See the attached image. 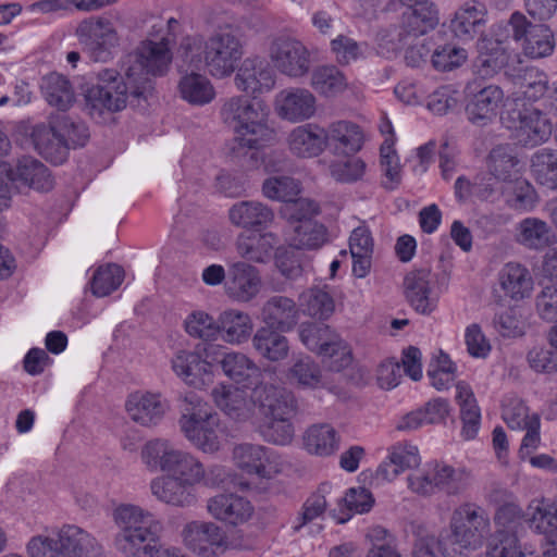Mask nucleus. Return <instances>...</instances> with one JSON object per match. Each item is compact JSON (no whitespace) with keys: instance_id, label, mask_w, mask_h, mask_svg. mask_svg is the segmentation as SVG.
Returning a JSON list of instances; mask_svg holds the SVG:
<instances>
[{"instance_id":"b1692460","label":"nucleus","mask_w":557,"mask_h":557,"mask_svg":"<svg viewBox=\"0 0 557 557\" xmlns=\"http://www.w3.org/2000/svg\"><path fill=\"white\" fill-rule=\"evenodd\" d=\"M172 369L186 384L203 388L213 380L212 370L195 351L180 350L172 359Z\"/></svg>"},{"instance_id":"0eeeda50","label":"nucleus","mask_w":557,"mask_h":557,"mask_svg":"<svg viewBox=\"0 0 557 557\" xmlns=\"http://www.w3.org/2000/svg\"><path fill=\"white\" fill-rule=\"evenodd\" d=\"M490 524L485 509L474 503H463L451 512L449 542L460 552L476 550L483 545Z\"/></svg>"},{"instance_id":"8fccbe9b","label":"nucleus","mask_w":557,"mask_h":557,"mask_svg":"<svg viewBox=\"0 0 557 557\" xmlns=\"http://www.w3.org/2000/svg\"><path fill=\"white\" fill-rule=\"evenodd\" d=\"M437 491L447 495L463 493L471 480V474L465 468H454L445 462H434L433 473Z\"/></svg>"},{"instance_id":"20e7f679","label":"nucleus","mask_w":557,"mask_h":557,"mask_svg":"<svg viewBox=\"0 0 557 557\" xmlns=\"http://www.w3.org/2000/svg\"><path fill=\"white\" fill-rule=\"evenodd\" d=\"M183 403L178 425L185 438L203 454L218 453L226 438L220 416L194 393L187 394Z\"/></svg>"},{"instance_id":"69168bd1","label":"nucleus","mask_w":557,"mask_h":557,"mask_svg":"<svg viewBox=\"0 0 557 557\" xmlns=\"http://www.w3.org/2000/svg\"><path fill=\"white\" fill-rule=\"evenodd\" d=\"M206 45L201 36H186L182 39L178 52L184 62L190 67L199 69L202 63L206 64Z\"/></svg>"},{"instance_id":"5fc2aeb1","label":"nucleus","mask_w":557,"mask_h":557,"mask_svg":"<svg viewBox=\"0 0 557 557\" xmlns=\"http://www.w3.org/2000/svg\"><path fill=\"white\" fill-rule=\"evenodd\" d=\"M519 160L509 145H498L494 147L487 157V169L500 178L503 182H511L518 171Z\"/></svg>"},{"instance_id":"c9c22d12","label":"nucleus","mask_w":557,"mask_h":557,"mask_svg":"<svg viewBox=\"0 0 557 557\" xmlns=\"http://www.w3.org/2000/svg\"><path fill=\"white\" fill-rule=\"evenodd\" d=\"M516 239L529 249L542 250L556 243V235L545 221L525 218L517 226Z\"/></svg>"},{"instance_id":"a878e982","label":"nucleus","mask_w":557,"mask_h":557,"mask_svg":"<svg viewBox=\"0 0 557 557\" xmlns=\"http://www.w3.org/2000/svg\"><path fill=\"white\" fill-rule=\"evenodd\" d=\"M228 219L237 227L260 230L272 223L274 213L271 208L260 201L244 200L230 208Z\"/></svg>"},{"instance_id":"473e14b6","label":"nucleus","mask_w":557,"mask_h":557,"mask_svg":"<svg viewBox=\"0 0 557 557\" xmlns=\"http://www.w3.org/2000/svg\"><path fill=\"white\" fill-rule=\"evenodd\" d=\"M33 141L37 151L54 164L63 163L69 154V148L54 131V123L50 119L49 126L37 125L33 129Z\"/></svg>"},{"instance_id":"e433bc0d","label":"nucleus","mask_w":557,"mask_h":557,"mask_svg":"<svg viewBox=\"0 0 557 557\" xmlns=\"http://www.w3.org/2000/svg\"><path fill=\"white\" fill-rule=\"evenodd\" d=\"M252 347L260 357L268 361L284 360L289 352V343L281 331L271 327H260L252 337Z\"/></svg>"},{"instance_id":"f257e3e1","label":"nucleus","mask_w":557,"mask_h":557,"mask_svg":"<svg viewBox=\"0 0 557 557\" xmlns=\"http://www.w3.org/2000/svg\"><path fill=\"white\" fill-rule=\"evenodd\" d=\"M172 61V53L165 38L160 41L145 40L137 49L127 54L122 62L123 81L117 82L120 73L106 69L99 73V84L88 88L85 95V108L92 119H99L107 112L125 108L127 94L146 98L152 85L149 75H164Z\"/></svg>"},{"instance_id":"cd10ccee","label":"nucleus","mask_w":557,"mask_h":557,"mask_svg":"<svg viewBox=\"0 0 557 557\" xmlns=\"http://www.w3.org/2000/svg\"><path fill=\"white\" fill-rule=\"evenodd\" d=\"M11 181L20 182L38 191H49L54 181L49 169L32 157L18 159L14 169L7 170Z\"/></svg>"},{"instance_id":"dca6fc26","label":"nucleus","mask_w":557,"mask_h":557,"mask_svg":"<svg viewBox=\"0 0 557 557\" xmlns=\"http://www.w3.org/2000/svg\"><path fill=\"white\" fill-rule=\"evenodd\" d=\"M234 85L239 91L256 98L274 88L275 73L264 60L247 58L235 74Z\"/></svg>"},{"instance_id":"864d4df0","label":"nucleus","mask_w":557,"mask_h":557,"mask_svg":"<svg viewBox=\"0 0 557 557\" xmlns=\"http://www.w3.org/2000/svg\"><path fill=\"white\" fill-rule=\"evenodd\" d=\"M326 242V230L314 220H307L293 226L289 245L295 249H319Z\"/></svg>"},{"instance_id":"7ed1b4c3","label":"nucleus","mask_w":557,"mask_h":557,"mask_svg":"<svg viewBox=\"0 0 557 557\" xmlns=\"http://www.w3.org/2000/svg\"><path fill=\"white\" fill-rule=\"evenodd\" d=\"M219 114L233 129V140L239 148L260 149L275 140V129L269 123V107L261 100L234 95L221 101Z\"/></svg>"},{"instance_id":"680f3d73","label":"nucleus","mask_w":557,"mask_h":557,"mask_svg":"<svg viewBox=\"0 0 557 557\" xmlns=\"http://www.w3.org/2000/svg\"><path fill=\"white\" fill-rule=\"evenodd\" d=\"M51 120L54 123V131L65 141L69 150L86 144L89 134L84 123L75 122L64 114L51 116Z\"/></svg>"},{"instance_id":"1a4fd4ad","label":"nucleus","mask_w":557,"mask_h":557,"mask_svg":"<svg viewBox=\"0 0 557 557\" xmlns=\"http://www.w3.org/2000/svg\"><path fill=\"white\" fill-rule=\"evenodd\" d=\"M302 344L322 357H329L330 369L339 372L351 362V354L347 345L329 325L323 323H302L299 327Z\"/></svg>"},{"instance_id":"c85d7f7f","label":"nucleus","mask_w":557,"mask_h":557,"mask_svg":"<svg viewBox=\"0 0 557 557\" xmlns=\"http://www.w3.org/2000/svg\"><path fill=\"white\" fill-rule=\"evenodd\" d=\"M486 10L484 4L473 1L466 3L450 21L449 28L462 41L473 39L483 32Z\"/></svg>"},{"instance_id":"f704fd0d","label":"nucleus","mask_w":557,"mask_h":557,"mask_svg":"<svg viewBox=\"0 0 557 557\" xmlns=\"http://www.w3.org/2000/svg\"><path fill=\"white\" fill-rule=\"evenodd\" d=\"M310 86L319 96L333 99L349 88V82L336 65H320L311 73Z\"/></svg>"},{"instance_id":"7c9ffc66","label":"nucleus","mask_w":557,"mask_h":557,"mask_svg":"<svg viewBox=\"0 0 557 557\" xmlns=\"http://www.w3.org/2000/svg\"><path fill=\"white\" fill-rule=\"evenodd\" d=\"M506 40L499 34L483 38L480 45V54L475 61L476 73L481 77L497 73L508 61Z\"/></svg>"},{"instance_id":"f03ea898","label":"nucleus","mask_w":557,"mask_h":557,"mask_svg":"<svg viewBox=\"0 0 557 557\" xmlns=\"http://www.w3.org/2000/svg\"><path fill=\"white\" fill-rule=\"evenodd\" d=\"M140 459L149 471L168 473L193 488L201 484H215L216 482L210 480L208 475H214L219 482L225 476L222 467L213 466L207 471L198 457L177 448L166 438H152L146 442L140 450Z\"/></svg>"},{"instance_id":"393cba45","label":"nucleus","mask_w":557,"mask_h":557,"mask_svg":"<svg viewBox=\"0 0 557 557\" xmlns=\"http://www.w3.org/2000/svg\"><path fill=\"white\" fill-rule=\"evenodd\" d=\"M287 145L290 152L297 157H317L326 147L325 128L313 123L299 125L288 134Z\"/></svg>"},{"instance_id":"6ab92c4d","label":"nucleus","mask_w":557,"mask_h":557,"mask_svg":"<svg viewBox=\"0 0 557 557\" xmlns=\"http://www.w3.org/2000/svg\"><path fill=\"white\" fill-rule=\"evenodd\" d=\"M208 512L216 520L231 525L248 522L255 508L245 497L234 493H221L207 500Z\"/></svg>"},{"instance_id":"a18cd8bd","label":"nucleus","mask_w":557,"mask_h":557,"mask_svg":"<svg viewBox=\"0 0 557 557\" xmlns=\"http://www.w3.org/2000/svg\"><path fill=\"white\" fill-rule=\"evenodd\" d=\"M548 76L537 67H525L515 77L517 100L535 102L547 92Z\"/></svg>"},{"instance_id":"a211bd4d","label":"nucleus","mask_w":557,"mask_h":557,"mask_svg":"<svg viewBox=\"0 0 557 557\" xmlns=\"http://www.w3.org/2000/svg\"><path fill=\"white\" fill-rule=\"evenodd\" d=\"M252 397L253 406L259 409L262 418L295 416L297 412L295 396L283 386L260 384L253 389Z\"/></svg>"},{"instance_id":"bf43d9fd","label":"nucleus","mask_w":557,"mask_h":557,"mask_svg":"<svg viewBox=\"0 0 557 557\" xmlns=\"http://www.w3.org/2000/svg\"><path fill=\"white\" fill-rule=\"evenodd\" d=\"M184 327L194 338L212 342L219 338L218 320L202 310L190 312L184 321Z\"/></svg>"},{"instance_id":"4be33fe9","label":"nucleus","mask_w":557,"mask_h":557,"mask_svg":"<svg viewBox=\"0 0 557 557\" xmlns=\"http://www.w3.org/2000/svg\"><path fill=\"white\" fill-rule=\"evenodd\" d=\"M211 397L215 406L234 420L246 421L252 416L253 397H248L242 388L221 383L212 388Z\"/></svg>"},{"instance_id":"423d86ee","label":"nucleus","mask_w":557,"mask_h":557,"mask_svg":"<svg viewBox=\"0 0 557 557\" xmlns=\"http://www.w3.org/2000/svg\"><path fill=\"white\" fill-rule=\"evenodd\" d=\"M26 549L29 557H104L98 541L74 524H65L51 534L33 536Z\"/></svg>"},{"instance_id":"ddd939ff","label":"nucleus","mask_w":557,"mask_h":557,"mask_svg":"<svg viewBox=\"0 0 557 557\" xmlns=\"http://www.w3.org/2000/svg\"><path fill=\"white\" fill-rule=\"evenodd\" d=\"M183 543L194 553L203 557H214L227 544L225 531L214 522L194 520L182 530Z\"/></svg>"},{"instance_id":"c756f323","label":"nucleus","mask_w":557,"mask_h":557,"mask_svg":"<svg viewBox=\"0 0 557 557\" xmlns=\"http://www.w3.org/2000/svg\"><path fill=\"white\" fill-rule=\"evenodd\" d=\"M219 337L230 345H240L252 333V321L248 313L228 309L218 318Z\"/></svg>"},{"instance_id":"37998d69","label":"nucleus","mask_w":557,"mask_h":557,"mask_svg":"<svg viewBox=\"0 0 557 557\" xmlns=\"http://www.w3.org/2000/svg\"><path fill=\"white\" fill-rule=\"evenodd\" d=\"M178 91L182 99L194 106L208 104L215 98V89L210 79L194 71L181 76Z\"/></svg>"},{"instance_id":"79ce46f5","label":"nucleus","mask_w":557,"mask_h":557,"mask_svg":"<svg viewBox=\"0 0 557 557\" xmlns=\"http://www.w3.org/2000/svg\"><path fill=\"white\" fill-rule=\"evenodd\" d=\"M276 244V237L272 233L239 235L236 249L238 255L247 261L265 263L271 259Z\"/></svg>"},{"instance_id":"72a5a7b5","label":"nucleus","mask_w":557,"mask_h":557,"mask_svg":"<svg viewBox=\"0 0 557 557\" xmlns=\"http://www.w3.org/2000/svg\"><path fill=\"white\" fill-rule=\"evenodd\" d=\"M289 377L301 388L319 389L324 388L337 394V386L324 374L319 364L310 357L298 359L289 369Z\"/></svg>"},{"instance_id":"0e129e2a","label":"nucleus","mask_w":557,"mask_h":557,"mask_svg":"<svg viewBox=\"0 0 557 557\" xmlns=\"http://www.w3.org/2000/svg\"><path fill=\"white\" fill-rule=\"evenodd\" d=\"M318 212V205L308 198H293L282 208V215L292 226L313 220Z\"/></svg>"},{"instance_id":"6e6552de","label":"nucleus","mask_w":557,"mask_h":557,"mask_svg":"<svg viewBox=\"0 0 557 557\" xmlns=\"http://www.w3.org/2000/svg\"><path fill=\"white\" fill-rule=\"evenodd\" d=\"M244 50L238 33L230 27L213 33L206 45V66L216 78L230 76L243 58Z\"/></svg>"},{"instance_id":"9b49d317","label":"nucleus","mask_w":557,"mask_h":557,"mask_svg":"<svg viewBox=\"0 0 557 557\" xmlns=\"http://www.w3.org/2000/svg\"><path fill=\"white\" fill-rule=\"evenodd\" d=\"M517 141L524 147H535L550 138L552 123L537 108L513 109L508 113Z\"/></svg>"},{"instance_id":"e2e57ef3","label":"nucleus","mask_w":557,"mask_h":557,"mask_svg":"<svg viewBox=\"0 0 557 557\" xmlns=\"http://www.w3.org/2000/svg\"><path fill=\"white\" fill-rule=\"evenodd\" d=\"M124 271L114 263L98 268L91 281L92 294L104 297L115 290L123 282Z\"/></svg>"},{"instance_id":"c03bdc74","label":"nucleus","mask_w":557,"mask_h":557,"mask_svg":"<svg viewBox=\"0 0 557 557\" xmlns=\"http://www.w3.org/2000/svg\"><path fill=\"white\" fill-rule=\"evenodd\" d=\"M222 372L236 384L248 386L260 374V368L247 355L240 351H228L222 359Z\"/></svg>"},{"instance_id":"2eb2a0df","label":"nucleus","mask_w":557,"mask_h":557,"mask_svg":"<svg viewBox=\"0 0 557 557\" xmlns=\"http://www.w3.org/2000/svg\"><path fill=\"white\" fill-rule=\"evenodd\" d=\"M274 110L278 117L290 123L310 120L317 112V98L307 88L288 87L274 99Z\"/></svg>"},{"instance_id":"49530a36","label":"nucleus","mask_w":557,"mask_h":557,"mask_svg":"<svg viewBox=\"0 0 557 557\" xmlns=\"http://www.w3.org/2000/svg\"><path fill=\"white\" fill-rule=\"evenodd\" d=\"M40 88L50 106L66 111L75 101V92L70 81L58 73H50L42 77Z\"/></svg>"},{"instance_id":"338daca9","label":"nucleus","mask_w":557,"mask_h":557,"mask_svg":"<svg viewBox=\"0 0 557 557\" xmlns=\"http://www.w3.org/2000/svg\"><path fill=\"white\" fill-rule=\"evenodd\" d=\"M331 50L341 65H348L363 54V45L355 39L338 35L331 41Z\"/></svg>"},{"instance_id":"f8f14e48","label":"nucleus","mask_w":557,"mask_h":557,"mask_svg":"<svg viewBox=\"0 0 557 557\" xmlns=\"http://www.w3.org/2000/svg\"><path fill=\"white\" fill-rule=\"evenodd\" d=\"M471 98L466 107L468 120L479 126L491 123L504 103V91L497 85H482L474 79L468 85Z\"/></svg>"},{"instance_id":"774afa93","label":"nucleus","mask_w":557,"mask_h":557,"mask_svg":"<svg viewBox=\"0 0 557 557\" xmlns=\"http://www.w3.org/2000/svg\"><path fill=\"white\" fill-rule=\"evenodd\" d=\"M366 163L359 159L335 161L331 164L330 171L334 180L341 183H354L361 180L366 173Z\"/></svg>"},{"instance_id":"ea45409f","label":"nucleus","mask_w":557,"mask_h":557,"mask_svg":"<svg viewBox=\"0 0 557 557\" xmlns=\"http://www.w3.org/2000/svg\"><path fill=\"white\" fill-rule=\"evenodd\" d=\"M304 448L310 455L327 457L339 448V436L330 424H314L302 436Z\"/></svg>"},{"instance_id":"de8ad7c7","label":"nucleus","mask_w":557,"mask_h":557,"mask_svg":"<svg viewBox=\"0 0 557 557\" xmlns=\"http://www.w3.org/2000/svg\"><path fill=\"white\" fill-rule=\"evenodd\" d=\"M438 23L437 11L433 3L421 2L407 7L403 13V25L409 35L422 36L433 29Z\"/></svg>"},{"instance_id":"a19ab883","label":"nucleus","mask_w":557,"mask_h":557,"mask_svg":"<svg viewBox=\"0 0 557 557\" xmlns=\"http://www.w3.org/2000/svg\"><path fill=\"white\" fill-rule=\"evenodd\" d=\"M456 400L460 407L462 421L461 435L465 440H472L478 434L481 423V410L471 387L462 382L456 385Z\"/></svg>"},{"instance_id":"6e6d98bb","label":"nucleus","mask_w":557,"mask_h":557,"mask_svg":"<svg viewBox=\"0 0 557 557\" xmlns=\"http://www.w3.org/2000/svg\"><path fill=\"white\" fill-rule=\"evenodd\" d=\"M331 491L332 485L330 483H322L318 490L305 500L301 507V511L296 518V524L294 525L296 531L300 530L309 522L324 516L330 504L329 497Z\"/></svg>"},{"instance_id":"39448f33","label":"nucleus","mask_w":557,"mask_h":557,"mask_svg":"<svg viewBox=\"0 0 557 557\" xmlns=\"http://www.w3.org/2000/svg\"><path fill=\"white\" fill-rule=\"evenodd\" d=\"M120 531L114 544L123 557H149L158 539L154 516L132 504H122L113 511Z\"/></svg>"},{"instance_id":"4c0bfd02","label":"nucleus","mask_w":557,"mask_h":557,"mask_svg":"<svg viewBox=\"0 0 557 557\" xmlns=\"http://www.w3.org/2000/svg\"><path fill=\"white\" fill-rule=\"evenodd\" d=\"M325 135L326 143H332L336 150L345 154L358 152L364 139L361 128L349 121L331 123L325 129Z\"/></svg>"},{"instance_id":"412c9836","label":"nucleus","mask_w":557,"mask_h":557,"mask_svg":"<svg viewBox=\"0 0 557 557\" xmlns=\"http://www.w3.org/2000/svg\"><path fill=\"white\" fill-rule=\"evenodd\" d=\"M405 297L414 311L431 314L437 307V296L431 287V273L426 270L409 272L404 280Z\"/></svg>"},{"instance_id":"9d476101","label":"nucleus","mask_w":557,"mask_h":557,"mask_svg":"<svg viewBox=\"0 0 557 557\" xmlns=\"http://www.w3.org/2000/svg\"><path fill=\"white\" fill-rule=\"evenodd\" d=\"M269 58L273 66L289 78H301L310 72V52L302 41L293 36L274 37L269 46Z\"/></svg>"},{"instance_id":"bb28decb","label":"nucleus","mask_w":557,"mask_h":557,"mask_svg":"<svg viewBox=\"0 0 557 557\" xmlns=\"http://www.w3.org/2000/svg\"><path fill=\"white\" fill-rule=\"evenodd\" d=\"M261 317L268 327L286 332L297 324L299 310L292 298L276 295L264 302Z\"/></svg>"},{"instance_id":"603ef678","label":"nucleus","mask_w":557,"mask_h":557,"mask_svg":"<svg viewBox=\"0 0 557 557\" xmlns=\"http://www.w3.org/2000/svg\"><path fill=\"white\" fill-rule=\"evenodd\" d=\"M299 305L305 314L320 320L329 319L335 310V301L324 287H312L299 296Z\"/></svg>"},{"instance_id":"3c124183","label":"nucleus","mask_w":557,"mask_h":557,"mask_svg":"<svg viewBox=\"0 0 557 557\" xmlns=\"http://www.w3.org/2000/svg\"><path fill=\"white\" fill-rule=\"evenodd\" d=\"M527 516L532 530L543 534L553 545L557 544V512L552 506L533 500L529 505Z\"/></svg>"},{"instance_id":"2f4dec72","label":"nucleus","mask_w":557,"mask_h":557,"mask_svg":"<svg viewBox=\"0 0 557 557\" xmlns=\"http://www.w3.org/2000/svg\"><path fill=\"white\" fill-rule=\"evenodd\" d=\"M498 284L505 295L515 300L529 297L533 289V278L529 270L516 262H508L500 269Z\"/></svg>"},{"instance_id":"052dcab7","label":"nucleus","mask_w":557,"mask_h":557,"mask_svg":"<svg viewBox=\"0 0 557 557\" xmlns=\"http://www.w3.org/2000/svg\"><path fill=\"white\" fill-rule=\"evenodd\" d=\"M262 193L268 199L283 201L286 205L299 195L300 184L290 176L275 175L263 182Z\"/></svg>"},{"instance_id":"aec40b11","label":"nucleus","mask_w":557,"mask_h":557,"mask_svg":"<svg viewBox=\"0 0 557 557\" xmlns=\"http://www.w3.org/2000/svg\"><path fill=\"white\" fill-rule=\"evenodd\" d=\"M126 412L135 423L151 428L161 422L168 404L160 394L134 393L128 396L125 403Z\"/></svg>"},{"instance_id":"58836bf2","label":"nucleus","mask_w":557,"mask_h":557,"mask_svg":"<svg viewBox=\"0 0 557 557\" xmlns=\"http://www.w3.org/2000/svg\"><path fill=\"white\" fill-rule=\"evenodd\" d=\"M493 502H504L495 512V532L511 533L517 535L516 530L523 518L522 508L512 500V494L506 488H495L490 496Z\"/></svg>"},{"instance_id":"4468645a","label":"nucleus","mask_w":557,"mask_h":557,"mask_svg":"<svg viewBox=\"0 0 557 557\" xmlns=\"http://www.w3.org/2000/svg\"><path fill=\"white\" fill-rule=\"evenodd\" d=\"M235 465L249 474L271 479L282 471L278 455L262 445L244 443L234 447Z\"/></svg>"},{"instance_id":"5701e85b","label":"nucleus","mask_w":557,"mask_h":557,"mask_svg":"<svg viewBox=\"0 0 557 557\" xmlns=\"http://www.w3.org/2000/svg\"><path fill=\"white\" fill-rule=\"evenodd\" d=\"M149 486L152 496L165 505L189 508L197 503L194 488L168 473L153 478Z\"/></svg>"},{"instance_id":"f3484780","label":"nucleus","mask_w":557,"mask_h":557,"mask_svg":"<svg viewBox=\"0 0 557 557\" xmlns=\"http://www.w3.org/2000/svg\"><path fill=\"white\" fill-rule=\"evenodd\" d=\"M262 280L260 271L246 261L228 264V276L225 282V294L238 302L252 300L260 292Z\"/></svg>"},{"instance_id":"4d7b16f0","label":"nucleus","mask_w":557,"mask_h":557,"mask_svg":"<svg viewBox=\"0 0 557 557\" xmlns=\"http://www.w3.org/2000/svg\"><path fill=\"white\" fill-rule=\"evenodd\" d=\"M295 416L264 417L259 425V432L264 441L275 445L289 444L295 434L292 422Z\"/></svg>"},{"instance_id":"09e8293b","label":"nucleus","mask_w":557,"mask_h":557,"mask_svg":"<svg viewBox=\"0 0 557 557\" xmlns=\"http://www.w3.org/2000/svg\"><path fill=\"white\" fill-rule=\"evenodd\" d=\"M530 171L537 184L548 189H557V149L536 150L530 160Z\"/></svg>"},{"instance_id":"13d9d810","label":"nucleus","mask_w":557,"mask_h":557,"mask_svg":"<svg viewBox=\"0 0 557 557\" xmlns=\"http://www.w3.org/2000/svg\"><path fill=\"white\" fill-rule=\"evenodd\" d=\"M555 48L554 34L544 24L534 25L524 41V53L532 59L550 55Z\"/></svg>"}]
</instances>
